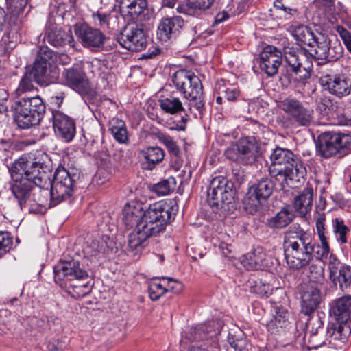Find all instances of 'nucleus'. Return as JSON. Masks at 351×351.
I'll list each match as a JSON object with an SVG mask.
<instances>
[{"label": "nucleus", "mask_w": 351, "mask_h": 351, "mask_svg": "<svg viewBox=\"0 0 351 351\" xmlns=\"http://www.w3.org/2000/svg\"><path fill=\"white\" fill-rule=\"evenodd\" d=\"M331 324L328 328V335L335 340L344 341L350 335V322H338Z\"/></svg>", "instance_id": "nucleus-38"}, {"label": "nucleus", "mask_w": 351, "mask_h": 351, "mask_svg": "<svg viewBox=\"0 0 351 351\" xmlns=\"http://www.w3.org/2000/svg\"><path fill=\"white\" fill-rule=\"evenodd\" d=\"M75 175H71L68 170L62 166H59L53 175V180L42 191L47 195L48 186H51L50 206H55L62 202L69 199L74 191Z\"/></svg>", "instance_id": "nucleus-6"}, {"label": "nucleus", "mask_w": 351, "mask_h": 351, "mask_svg": "<svg viewBox=\"0 0 351 351\" xmlns=\"http://www.w3.org/2000/svg\"><path fill=\"white\" fill-rule=\"evenodd\" d=\"M313 5L317 8V17L319 19L317 20V23H321L322 19L329 18V16L332 14V10L333 7L332 0H315L313 3Z\"/></svg>", "instance_id": "nucleus-44"}, {"label": "nucleus", "mask_w": 351, "mask_h": 351, "mask_svg": "<svg viewBox=\"0 0 351 351\" xmlns=\"http://www.w3.org/2000/svg\"><path fill=\"white\" fill-rule=\"evenodd\" d=\"M53 127L56 134L66 142L71 141L75 134V124L74 121L57 110L52 112Z\"/></svg>", "instance_id": "nucleus-19"}, {"label": "nucleus", "mask_w": 351, "mask_h": 351, "mask_svg": "<svg viewBox=\"0 0 351 351\" xmlns=\"http://www.w3.org/2000/svg\"><path fill=\"white\" fill-rule=\"evenodd\" d=\"M294 214L289 207H285L277 214L268 219L267 225L272 229H281L287 227L293 219Z\"/></svg>", "instance_id": "nucleus-33"}, {"label": "nucleus", "mask_w": 351, "mask_h": 351, "mask_svg": "<svg viewBox=\"0 0 351 351\" xmlns=\"http://www.w3.org/2000/svg\"><path fill=\"white\" fill-rule=\"evenodd\" d=\"M258 141L255 136H246L239 141L237 145L241 163L252 164L256 160L260 152Z\"/></svg>", "instance_id": "nucleus-23"}, {"label": "nucleus", "mask_w": 351, "mask_h": 351, "mask_svg": "<svg viewBox=\"0 0 351 351\" xmlns=\"http://www.w3.org/2000/svg\"><path fill=\"white\" fill-rule=\"evenodd\" d=\"M65 288L71 289V290H68V292L77 298L86 296L91 290V286L88 283H82V285H77L73 282L68 284V287Z\"/></svg>", "instance_id": "nucleus-49"}, {"label": "nucleus", "mask_w": 351, "mask_h": 351, "mask_svg": "<svg viewBox=\"0 0 351 351\" xmlns=\"http://www.w3.org/2000/svg\"><path fill=\"white\" fill-rule=\"evenodd\" d=\"M119 14H120V13L115 10H112L108 13L106 29L116 30L119 29L120 24Z\"/></svg>", "instance_id": "nucleus-56"}, {"label": "nucleus", "mask_w": 351, "mask_h": 351, "mask_svg": "<svg viewBox=\"0 0 351 351\" xmlns=\"http://www.w3.org/2000/svg\"><path fill=\"white\" fill-rule=\"evenodd\" d=\"M27 3L28 0H6L10 21L17 27L23 25L30 10L27 7Z\"/></svg>", "instance_id": "nucleus-26"}, {"label": "nucleus", "mask_w": 351, "mask_h": 351, "mask_svg": "<svg viewBox=\"0 0 351 351\" xmlns=\"http://www.w3.org/2000/svg\"><path fill=\"white\" fill-rule=\"evenodd\" d=\"M123 215V221L129 227H132L135 224L136 226L142 216L141 210L130 206L124 208Z\"/></svg>", "instance_id": "nucleus-46"}, {"label": "nucleus", "mask_w": 351, "mask_h": 351, "mask_svg": "<svg viewBox=\"0 0 351 351\" xmlns=\"http://www.w3.org/2000/svg\"><path fill=\"white\" fill-rule=\"evenodd\" d=\"M320 244L313 243L314 253L319 260L323 261L327 258L330 253V246L328 242V239H319Z\"/></svg>", "instance_id": "nucleus-52"}, {"label": "nucleus", "mask_w": 351, "mask_h": 351, "mask_svg": "<svg viewBox=\"0 0 351 351\" xmlns=\"http://www.w3.org/2000/svg\"><path fill=\"white\" fill-rule=\"evenodd\" d=\"M274 188V184L269 178H263L253 184L244 198L245 208L251 214L261 210L272 194Z\"/></svg>", "instance_id": "nucleus-9"}, {"label": "nucleus", "mask_w": 351, "mask_h": 351, "mask_svg": "<svg viewBox=\"0 0 351 351\" xmlns=\"http://www.w3.org/2000/svg\"><path fill=\"white\" fill-rule=\"evenodd\" d=\"M47 324L50 330H58L60 327L61 320L54 314H50L45 317Z\"/></svg>", "instance_id": "nucleus-62"}, {"label": "nucleus", "mask_w": 351, "mask_h": 351, "mask_svg": "<svg viewBox=\"0 0 351 351\" xmlns=\"http://www.w3.org/2000/svg\"><path fill=\"white\" fill-rule=\"evenodd\" d=\"M211 333V326L210 324H202L195 327H191L189 331L185 333L184 339H182L181 343L182 344L186 343L185 339L191 342L195 343L189 347L188 351H213V347L203 348V345H198L199 340H203L206 334Z\"/></svg>", "instance_id": "nucleus-24"}, {"label": "nucleus", "mask_w": 351, "mask_h": 351, "mask_svg": "<svg viewBox=\"0 0 351 351\" xmlns=\"http://www.w3.org/2000/svg\"><path fill=\"white\" fill-rule=\"evenodd\" d=\"M215 0H187L185 5H180L177 8L180 13L187 15H195L199 10L209 9Z\"/></svg>", "instance_id": "nucleus-35"}, {"label": "nucleus", "mask_w": 351, "mask_h": 351, "mask_svg": "<svg viewBox=\"0 0 351 351\" xmlns=\"http://www.w3.org/2000/svg\"><path fill=\"white\" fill-rule=\"evenodd\" d=\"M343 49L340 43L337 40L333 43L332 44L330 43V46L328 47V50L325 57L326 60L330 62H334L339 60L343 54Z\"/></svg>", "instance_id": "nucleus-53"}, {"label": "nucleus", "mask_w": 351, "mask_h": 351, "mask_svg": "<svg viewBox=\"0 0 351 351\" xmlns=\"http://www.w3.org/2000/svg\"><path fill=\"white\" fill-rule=\"evenodd\" d=\"M110 125V131L114 139L119 143H126L128 138L125 122L119 119H112Z\"/></svg>", "instance_id": "nucleus-41"}, {"label": "nucleus", "mask_w": 351, "mask_h": 351, "mask_svg": "<svg viewBox=\"0 0 351 351\" xmlns=\"http://www.w3.org/2000/svg\"><path fill=\"white\" fill-rule=\"evenodd\" d=\"M13 245V238L7 231H0V258L8 253Z\"/></svg>", "instance_id": "nucleus-48"}, {"label": "nucleus", "mask_w": 351, "mask_h": 351, "mask_svg": "<svg viewBox=\"0 0 351 351\" xmlns=\"http://www.w3.org/2000/svg\"><path fill=\"white\" fill-rule=\"evenodd\" d=\"M277 14L280 15V18L289 19L291 16L296 13V10L286 7L282 3V0H276L274 2V10Z\"/></svg>", "instance_id": "nucleus-51"}, {"label": "nucleus", "mask_w": 351, "mask_h": 351, "mask_svg": "<svg viewBox=\"0 0 351 351\" xmlns=\"http://www.w3.org/2000/svg\"><path fill=\"white\" fill-rule=\"evenodd\" d=\"M64 78L68 85L73 89L82 90L87 85L85 74L80 69L73 67L65 69Z\"/></svg>", "instance_id": "nucleus-31"}, {"label": "nucleus", "mask_w": 351, "mask_h": 351, "mask_svg": "<svg viewBox=\"0 0 351 351\" xmlns=\"http://www.w3.org/2000/svg\"><path fill=\"white\" fill-rule=\"evenodd\" d=\"M285 59L289 71H291L295 74H299L302 72V70H304L306 72L304 77L306 78L309 76V74L306 72L305 68L302 66L300 57L295 51L291 49L285 51Z\"/></svg>", "instance_id": "nucleus-40"}, {"label": "nucleus", "mask_w": 351, "mask_h": 351, "mask_svg": "<svg viewBox=\"0 0 351 351\" xmlns=\"http://www.w3.org/2000/svg\"><path fill=\"white\" fill-rule=\"evenodd\" d=\"M238 149V145L237 147H228L225 152L226 157L232 161L241 162V158L240 157V153Z\"/></svg>", "instance_id": "nucleus-63"}, {"label": "nucleus", "mask_w": 351, "mask_h": 351, "mask_svg": "<svg viewBox=\"0 0 351 351\" xmlns=\"http://www.w3.org/2000/svg\"><path fill=\"white\" fill-rule=\"evenodd\" d=\"M292 34L300 46H312L315 42L316 36L311 28L303 25L295 27Z\"/></svg>", "instance_id": "nucleus-36"}, {"label": "nucleus", "mask_w": 351, "mask_h": 351, "mask_svg": "<svg viewBox=\"0 0 351 351\" xmlns=\"http://www.w3.org/2000/svg\"><path fill=\"white\" fill-rule=\"evenodd\" d=\"M289 324L288 311L282 306L275 308V315L267 324V330L271 334L280 333Z\"/></svg>", "instance_id": "nucleus-27"}, {"label": "nucleus", "mask_w": 351, "mask_h": 351, "mask_svg": "<svg viewBox=\"0 0 351 351\" xmlns=\"http://www.w3.org/2000/svg\"><path fill=\"white\" fill-rule=\"evenodd\" d=\"M336 31L342 39L347 49L351 53V34L341 25L336 27Z\"/></svg>", "instance_id": "nucleus-59"}, {"label": "nucleus", "mask_w": 351, "mask_h": 351, "mask_svg": "<svg viewBox=\"0 0 351 351\" xmlns=\"http://www.w3.org/2000/svg\"><path fill=\"white\" fill-rule=\"evenodd\" d=\"M44 40L56 47H64L66 45L72 47L75 46L71 33L62 31L56 26H51L47 29Z\"/></svg>", "instance_id": "nucleus-25"}, {"label": "nucleus", "mask_w": 351, "mask_h": 351, "mask_svg": "<svg viewBox=\"0 0 351 351\" xmlns=\"http://www.w3.org/2000/svg\"><path fill=\"white\" fill-rule=\"evenodd\" d=\"M312 234L300 224L293 223L286 230L283 239L285 260L290 269L300 270L309 265L313 260Z\"/></svg>", "instance_id": "nucleus-2"}, {"label": "nucleus", "mask_w": 351, "mask_h": 351, "mask_svg": "<svg viewBox=\"0 0 351 351\" xmlns=\"http://www.w3.org/2000/svg\"><path fill=\"white\" fill-rule=\"evenodd\" d=\"M334 286H339L342 291L348 290L351 287V267H342L341 270L329 276Z\"/></svg>", "instance_id": "nucleus-37"}, {"label": "nucleus", "mask_w": 351, "mask_h": 351, "mask_svg": "<svg viewBox=\"0 0 351 351\" xmlns=\"http://www.w3.org/2000/svg\"><path fill=\"white\" fill-rule=\"evenodd\" d=\"M321 287L308 282L301 293V312L306 315L313 313L321 302Z\"/></svg>", "instance_id": "nucleus-21"}, {"label": "nucleus", "mask_w": 351, "mask_h": 351, "mask_svg": "<svg viewBox=\"0 0 351 351\" xmlns=\"http://www.w3.org/2000/svg\"><path fill=\"white\" fill-rule=\"evenodd\" d=\"M313 196V189L306 188L295 197L293 207L301 215L304 216L311 210Z\"/></svg>", "instance_id": "nucleus-30"}, {"label": "nucleus", "mask_w": 351, "mask_h": 351, "mask_svg": "<svg viewBox=\"0 0 351 351\" xmlns=\"http://www.w3.org/2000/svg\"><path fill=\"white\" fill-rule=\"evenodd\" d=\"M161 278L164 280H167V284L165 287L167 291H169L175 293H179L182 291L184 286L179 280H175L172 278L162 277Z\"/></svg>", "instance_id": "nucleus-58"}, {"label": "nucleus", "mask_w": 351, "mask_h": 351, "mask_svg": "<svg viewBox=\"0 0 351 351\" xmlns=\"http://www.w3.org/2000/svg\"><path fill=\"white\" fill-rule=\"evenodd\" d=\"M26 71L41 86L55 82L59 72L53 59V51L47 48L40 49L32 66Z\"/></svg>", "instance_id": "nucleus-7"}, {"label": "nucleus", "mask_w": 351, "mask_h": 351, "mask_svg": "<svg viewBox=\"0 0 351 351\" xmlns=\"http://www.w3.org/2000/svg\"><path fill=\"white\" fill-rule=\"evenodd\" d=\"M256 289L259 295L267 298L272 293L274 288L268 284L260 283L256 285Z\"/></svg>", "instance_id": "nucleus-64"}, {"label": "nucleus", "mask_w": 351, "mask_h": 351, "mask_svg": "<svg viewBox=\"0 0 351 351\" xmlns=\"http://www.w3.org/2000/svg\"><path fill=\"white\" fill-rule=\"evenodd\" d=\"M271 171L285 180H299L303 178L306 169L300 160L287 149L276 147L271 154Z\"/></svg>", "instance_id": "nucleus-5"}, {"label": "nucleus", "mask_w": 351, "mask_h": 351, "mask_svg": "<svg viewBox=\"0 0 351 351\" xmlns=\"http://www.w3.org/2000/svg\"><path fill=\"white\" fill-rule=\"evenodd\" d=\"M177 209L167 202L159 201L150 204L138 222L154 236L163 232L174 218Z\"/></svg>", "instance_id": "nucleus-4"}, {"label": "nucleus", "mask_w": 351, "mask_h": 351, "mask_svg": "<svg viewBox=\"0 0 351 351\" xmlns=\"http://www.w3.org/2000/svg\"><path fill=\"white\" fill-rule=\"evenodd\" d=\"M33 80L34 78L30 75V73L25 71L19 81L17 88L13 92L14 99L27 95L34 90Z\"/></svg>", "instance_id": "nucleus-39"}, {"label": "nucleus", "mask_w": 351, "mask_h": 351, "mask_svg": "<svg viewBox=\"0 0 351 351\" xmlns=\"http://www.w3.org/2000/svg\"><path fill=\"white\" fill-rule=\"evenodd\" d=\"M332 226L335 234L339 235L338 240L341 243L347 242V234L349 231L348 228L344 224L343 219L335 218L332 220Z\"/></svg>", "instance_id": "nucleus-50"}, {"label": "nucleus", "mask_w": 351, "mask_h": 351, "mask_svg": "<svg viewBox=\"0 0 351 351\" xmlns=\"http://www.w3.org/2000/svg\"><path fill=\"white\" fill-rule=\"evenodd\" d=\"M280 108L300 125L307 126L313 121V110L306 108L302 102L295 99H285L281 102Z\"/></svg>", "instance_id": "nucleus-14"}, {"label": "nucleus", "mask_w": 351, "mask_h": 351, "mask_svg": "<svg viewBox=\"0 0 351 351\" xmlns=\"http://www.w3.org/2000/svg\"><path fill=\"white\" fill-rule=\"evenodd\" d=\"M160 106L166 113L176 114L184 110V107L179 98L170 96L159 100Z\"/></svg>", "instance_id": "nucleus-42"}, {"label": "nucleus", "mask_w": 351, "mask_h": 351, "mask_svg": "<svg viewBox=\"0 0 351 351\" xmlns=\"http://www.w3.org/2000/svg\"><path fill=\"white\" fill-rule=\"evenodd\" d=\"M348 136L332 132H324L319 136V152L322 156L330 158L346 146Z\"/></svg>", "instance_id": "nucleus-16"}, {"label": "nucleus", "mask_w": 351, "mask_h": 351, "mask_svg": "<svg viewBox=\"0 0 351 351\" xmlns=\"http://www.w3.org/2000/svg\"><path fill=\"white\" fill-rule=\"evenodd\" d=\"M176 186V180L173 177H169L161 182L153 185L152 191L158 195H166L174 190Z\"/></svg>", "instance_id": "nucleus-45"}, {"label": "nucleus", "mask_w": 351, "mask_h": 351, "mask_svg": "<svg viewBox=\"0 0 351 351\" xmlns=\"http://www.w3.org/2000/svg\"><path fill=\"white\" fill-rule=\"evenodd\" d=\"M119 13L128 23L135 22L145 15L147 0H119Z\"/></svg>", "instance_id": "nucleus-20"}, {"label": "nucleus", "mask_w": 351, "mask_h": 351, "mask_svg": "<svg viewBox=\"0 0 351 351\" xmlns=\"http://www.w3.org/2000/svg\"><path fill=\"white\" fill-rule=\"evenodd\" d=\"M184 21L180 16H166L160 19L157 28V37L162 43L172 42L180 35Z\"/></svg>", "instance_id": "nucleus-15"}, {"label": "nucleus", "mask_w": 351, "mask_h": 351, "mask_svg": "<svg viewBox=\"0 0 351 351\" xmlns=\"http://www.w3.org/2000/svg\"><path fill=\"white\" fill-rule=\"evenodd\" d=\"M265 254L258 248L244 254L241 258L242 265L248 270L259 269L263 265Z\"/></svg>", "instance_id": "nucleus-34"}, {"label": "nucleus", "mask_w": 351, "mask_h": 351, "mask_svg": "<svg viewBox=\"0 0 351 351\" xmlns=\"http://www.w3.org/2000/svg\"><path fill=\"white\" fill-rule=\"evenodd\" d=\"M325 216L319 215L316 219V230L319 239H327L326 236V229L324 228Z\"/></svg>", "instance_id": "nucleus-61"}, {"label": "nucleus", "mask_w": 351, "mask_h": 351, "mask_svg": "<svg viewBox=\"0 0 351 351\" xmlns=\"http://www.w3.org/2000/svg\"><path fill=\"white\" fill-rule=\"evenodd\" d=\"M154 235L139 223H137L134 231L128 236V245L132 250H137L145 245L147 239Z\"/></svg>", "instance_id": "nucleus-29"}, {"label": "nucleus", "mask_w": 351, "mask_h": 351, "mask_svg": "<svg viewBox=\"0 0 351 351\" xmlns=\"http://www.w3.org/2000/svg\"><path fill=\"white\" fill-rule=\"evenodd\" d=\"M107 237L98 238L92 240L90 243L84 247V252L87 256L92 259L98 260L104 257L108 250V246L106 241Z\"/></svg>", "instance_id": "nucleus-32"}, {"label": "nucleus", "mask_w": 351, "mask_h": 351, "mask_svg": "<svg viewBox=\"0 0 351 351\" xmlns=\"http://www.w3.org/2000/svg\"><path fill=\"white\" fill-rule=\"evenodd\" d=\"M13 108L14 120L21 129H27L38 125L45 112V106L39 96L25 95L14 99Z\"/></svg>", "instance_id": "nucleus-3"}, {"label": "nucleus", "mask_w": 351, "mask_h": 351, "mask_svg": "<svg viewBox=\"0 0 351 351\" xmlns=\"http://www.w3.org/2000/svg\"><path fill=\"white\" fill-rule=\"evenodd\" d=\"M329 314L335 321L351 322V295L333 300L330 304Z\"/></svg>", "instance_id": "nucleus-22"}, {"label": "nucleus", "mask_w": 351, "mask_h": 351, "mask_svg": "<svg viewBox=\"0 0 351 351\" xmlns=\"http://www.w3.org/2000/svg\"><path fill=\"white\" fill-rule=\"evenodd\" d=\"M327 265L328 269L329 270V276H331L332 275L339 271V270H341L342 267L348 266L346 265L341 264L340 261L333 254H330L329 255L327 261Z\"/></svg>", "instance_id": "nucleus-55"}, {"label": "nucleus", "mask_w": 351, "mask_h": 351, "mask_svg": "<svg viewBox=\"0 0 351 351\" xmlns=\"http://www.w3.org/2000/svg\"><path fill=\"white\" fill-rule=\"evenodd\" d=\"M93 23L104 29H106L108 13H104L99 10L93 12L91 14Z\"/></svg>", "instance_id": "nucleus-57"}, {"label": "nucleus", "mask_w": 351, "mask_h": 351, "mask_svg": "<svg viewBox=\"0 0 351 351\" xmlns=\"http://www.w3.org/2000/svg\"><path fill=\"white\" fill-rule=\"evenodd\" d=\"M282 52L276 47L268 45L260 53L259 66L268 76L277 73L282 63Z\"/></svg>", "instance_id": "nucleus-18"}, {"label": "nucleus", "mask_w": 351, "mask_h": 351, "mask_svg": "<svg viewBox=\"0 0 351 351\" xmlns=\"http://www.w3.org/2000/svg\"><path fill=\"white\" fill-rule=\"evenodd\" d=\"M330 41L324 36L315 37V42L309 46L311 48V51L314 52V56L319 60H324L328 53V47L330 46Z\"/></svg>", "instance_id": "nucleus-43"}, {"label": "nucleus", "mask_w": 351, "mask_h": 351, "mask_svg": "<svg viewBox=\"0 0 351 351\" xmlns=\"http://www.w3.org/2000/svg\"><path fill=\"white\" fill-rule=\"evenodd\" d=\"M148 292L150 299L155 301L158 300L165 292H167V289L161 283L154 281L149 284Z\"/></svg>", "instance_id": "nucleus-54"}, {"label": "nucleus", "mask_w": 351, "mask_h": 351, "mask_svg": "<svg viewBox=\"0 0 351 351\" xmlns=\"http://www.w3.org/2000/svg\"><path fill=\"white\" fill-rule=\"evenodd\" d=\"M74 32L84 47L99 48L104 45L106 37L99 29L82 23L76 24Z\"/></svg>", "instance_id": "nucleus-17"}, {"label": "nucleus", "mask_w": 351, "mask_h": 351, "mask_svg": "<svg viewBox=\"0 0 351 351\" xmlns=\"http://www.w3.org/2000/svg\"><path fill=\"white\" fill-rule=\"evenodd\" d=\"M117 40L123 48L132 51H140L147 45V37L137 25H128L118 36Z\"/></svg>", "instance_id": "nucleus-12"}, {"label": "nucleus", "mask_w": 351, "mask_h": 351, "mask_svg": "<svg viewBox=\"0 0 351 351\" xmlns=\"http://www.w3.org/2000/svg\"><path fill=\"white\" fill-rule=\"evenodd\" d=\"M176 89L181 92L186 99L197 98L203 95V86L200 79L193 72L179 70L172 77Z\"/></svg>", "instance_id": "nucleus-11"}, {"label": "nucleus", "mask_w": 351, "mask_h": 351, "mask_svg": "<svg viewBox=\"0 0 351 351\" xmlns=\"http://www.w3.org/2000/svg\"><path fill=\"white\" fill-rule=\"evenodd\" d=\"M319 82L324 90L339 97L348 95L351 90V82L343 74L333 72H324Z\"/></svg>", "instance_id": "nucleus-13"}, {"label": "nucleus", "mask_w": 351, "mask_h": 351, "mask_svg": "<svg viewBox=\"0 0 351 351\" xmlns=\"http://www.w3.org/2000/svg\"><path fill=\"white\" fill-rule=\"evenodd\" d=\"M331 101L326 97H320L317 101V110L323 116L328 115Z\"/></svg>", "instance_id": "nucleus-60"}, {"label": "nucleus", "mask_w": 351, "mask_h": 351, "mask_svg": "<svg viewBox=\"0 0 351 351\" xmlns=\"http://www.w3.org/2000/svg\"><path fill=\"white\" fill-rule=\"evenodd\" d=\"M9 171L12 178L10 189L21 209L28 202L31 206V202L40 206L44 204L40 193L42 189L50 183L51 175L47 165L21 156L12 163Z\"/></svg>", "instance_id": "nucleus-1"}, {"label": "nucleus", "mask_w": 351, "mask_h": 351, "mask_svg": "<svg viewBox=\"0 0 351 351\" xmlns=\"http://www.w3.org/2000/svg\"><path fill=\"white\" fill-rule=\"evenodd\" d=\"M232 184L222 176L214 178L207 191L208 203L214 212L221 209L226 210V207L232 204L233 199Z\"/></svg>", "instance_id": "nucleus-8"}, {"label": "nucleus", "mask_w": 351, "mask_h": 351, "mask_svg": "<svg viewBox=\"0 0 351 351\" xmlns=\"http://www.w3.org/2000/svg\"><path fill=\"white\" fill-rule=\"evenodd\" d=\"M53 273L56 283L61 287H67L68 284L75 280H84L88 276L79 261L75 260L60 261L54 266Z\"/></svg>", "instance_id": "nucleus-10"}, {"label": "nucleus", "mask_w": 351, "mask_h": 351, "mask_svg": "<svg viewBox=\"0 0 351 351\" xmlns=\"http://www.w3.org/2000/svg\"><path fill=\"white\" fill-rule=\"evenodd\" d=\"M140 157L143 160L144 169L151 170L163 160L165 152L159 147H148L140 151Z\"/></svg>", "instance_id": "nucleus-28"}, {"label": "nucleus", "mask_w": 351, "mask_h": 351, "mask_svg": "<svg viewBox=\"0 0 351 351\" xmlns=\"http://www.w3.org/2000/svg\"><path fill=\"white\" fill-rule=\"evenodd\" d=\"M309 272L308 282H312L313 285H318V286L322 287L324 280V268L321 265L312 264L309 267Z\"/></svg>", "instance_id": "nucleus-47"}]
</instances>
